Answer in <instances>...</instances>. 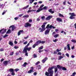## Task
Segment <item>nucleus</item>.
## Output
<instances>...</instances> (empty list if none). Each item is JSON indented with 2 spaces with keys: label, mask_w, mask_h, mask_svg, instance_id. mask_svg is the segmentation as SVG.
<instances>
[{
  "label": "nucleus",
  "mask_w": 76,
  "mask_h": 76,
  "mask_svg": "<svg viewBox=\"0 0 76 76\" xmlns=\"http://www.w3.org/2000/svg\"><path fill=\"white\" fill-rule=\"evenodd\" d=\"M54 68L55 73H56L58 72V68L56 66H51V67H49L48 70V72H46L45 73V75L46 76H53L54 74V71L52 70Z\"/></svg>",
  "instance_id": "obj_1"
},
{
  "label": "nucleus",
  "mask_w": 76,
  "mask_h": 76,
  "mask_svg": "<svg viewBox=\"0 0 76 76\" xmlns=\"http://www.w3.org/2000/svg\"><path fill=\"white\" fill-rule=\"evenodd\" d=\"M69 14L70 15H71L69 17L70 19H75V16H76V15L75 13H69Z\"/></svg>",
  "instance_id": "obj_2"
},
{
  "label": "nucleus",
  "mask_w": 76,
  "mask_h": 76,
  "mask_svg": "<svg viewBox=\"0 0 76 76\" xmlns=\"http://www.w3.org/2000/svg\"><path fill=\"white\" fill-rule=\"evenodd\" d=\"M45 25H42L41 26V28H39V31L40 32H42L44 31L45 30Z\"/></svg>",
  "instance_id": "obj_3"
},
{
  "label": "nucleus",
  "mask_w": 76,
  "mask_h": 76,
  "mask_svg": "<svg viewBox=\"0 0 76 76\" xmlns=\"http://www.w3.org/2000/svg\"><path fill=\"white\" fill-rule=\"evenodd\" d=\"M57 67H58V68L59 69H62V70H67L66 68L65 67H63L62 66H61L59 65H57Z\"/></svg>",
  "instance_id": "obj_4"
},
{
  "label": "nucleus",
  "mask_w": 76,
  "mask_h": 76,
  "mask_svg": "<svg viewBox=\"0 0 76 76\" xmlns=\"http://www.w3.org/2000/svg\"><path fill=\"white\" fill-rule=\"evenodd\" d=\"M31 24L29 23H26L24 25L25 28H28V27H31Z\"/></svg>",
  "instance_id": "obj_5"
},
{
  "label": "nucleus",
  "mask_w": 76,
  "mask_h": 76,
  "mask_svg": "<svg viewBox=\"0 0 76 76\" xmlns=\"http://www.w3.org/2000/svg\"><path fill=\"white\" fill-rule=\"evenodd\" d=\"M50 29H48L45 30V35H48L50 33Z\"/></svg>",
  "instance_id": "obj_6"
},
{
  "label": "nucleus",
  "mask_w": 76,
  "mask_h": 76,
  "mask_svg": "<svg viewBox=\"0 0 76 76\" xmlns=\"http://www.w3.org/2000/svg\"><path fill=\"white\" fill-rule=\"evenodd\" d=\"M10 62V61H4L3 62V63L4 66H7L8 63Z\"/></svg>",
  "instance_id": "obj_7"
},
{
  "label": "nucleus",
  "mask_w": 76,
  "mask_h": 76,
  "mask_svg": "<svg viewBox=\"0 0 76 76\" xmlns=\"http://www.w3.org/2000/svg\"><path fill=\"white\" fill-rule=\"evenodd\" d=\"M53 18L52 15H49L45 19L46 20H50V19H51V18Z\"/></svg>",
  "instance_id": "obj_8"
},
{
  "label": "nucleus",
  "mask_w": 76,
  "mask_h": 76,
  "mask_svg": "<svg viewBox=\"0 0 76 76\" xmlns=\"http://www.w3.org/2000/svg\"><path fill=\"white\" fill-rule=\"evenodd\" d=\"M9 28H12L11 31H13L16 29V26H15L13 25L10 26Z\"/></svg>",
  "instance_id": "obj_9"
},
{
  "label": "nucleus",
  "mask_w": 76,
  "mask_h": 76,
  "mask_svg": "<svg viewBox=\"0 0 76 76\" xmlns=\"http://www.w3.org/2000/svg\"><path fill=\"white\" fill-rule=\"evenodd\" d=\"M56 20L57 21H58V22H62L63 21V20H62V19L60 18H57L56 19Z\"/></svg>",
  "instance_id": "obj_10"
},
{
  "label": "nucleus",
  "mask_w": 76,
  "mask_h": 76,
  "mask_svg": "<svg viewBox=\"0 0 76 76\" xmlns=\"http://www.w3.org/2000/svg\"><path fill=\"white\" fill-rule=\"evenodd\" d=\"M47 60H48V58L46 57L44 59H43L42 60V63H45V61H46Z\"/></svg>",
  "instance_id": "obj_11"
},
{
  "label": "nucleus",
  "mask_w": 76,
  "mask_h": 76,
  "mask_svg": "<svg viewBox=\"0 0 76 76\" xmlns=\"http://www.w3.org/2000/svg\"><path fill=\"white\" fill-rule=\"evenodd\" d=\"M22 53H25V54L26 56H28V53L27 52V51L26 50H23Z\"/></svg>",
  "instance_id": "obj_12"
},
{
  "label": "nucleus",
  "mask_w": 76,
  "mask_h": 76,
  "mask_svg": "<svg viewBox=\"0 0 76 76\" xmlns=\"http://www.w3.org/2000/svg\"><path fill=\"white\" fill-rule=\"evenodd\" d=\"M36 45H37V46L39 44H41L40 40H38L36 42Z\"/></svg>",
  "instance_id": "obj_13"
},
{
  "label": "nucleus",
  "mask_w": 76,
  "mask_h": 76,
  "mask_svg": "<svg viewBox=\"0 0 76 76\" xmlns=\"http://www.w3.org/2000/svg\"><path fill=\"white\" fill-rule=\"evenodd\" d=\"M42 8H39L38 9V10H37V11L36 12V13H39L40 12H41V11H42Z\"/></svg>",
  "instance_id": "obj_14"
},
{
  "label": "nucleus",
  "mask_w": 76,
  "mask_h": 76,
  "mask_svg": "<svg viewBox=\"0 0 76 76\" xmlns=\"http://www.w3.org/2000/svg\"><path fill=\"white\" fill-rule=\"evenodd\" d=\"M32 49V48L31 47H29V48H26L25 49V50L27 51H31V50Z\"/></svg>",
  "instance_id": "obj_15"
},
{
  "label": "nucleus",
  "mask_w": 76,
  "mask_h": 76,
  "mask_svg": "<svg viewBox=\"0 0 76 76\" xmlns=\"http://www.w3.org/2000/svg\"><path fill=\"white\" fill-rule=\"evenodd\" d=\"M8 44L11 46H13V43L12 42L10 41L8 43Z\"/></svg>",
  "instance_id": "obj_16"
},
{
  "label": "nucleus",
  "mask_w": 76,
  "mask_h": 76,
  "mask_svg": "<svg viewBox=\"0 0 76 76\" xmlns=\"http://www.w3.org/2000/svg\"><path fill=\"white\" fill-rule=\"evenodd\" d=\"M9 71L10 72H15V71L14 70V69H12V68H10L9 69Z\"/></svg>",
  "instance_id": "obj_17"
},
{
  "label": "nucleus",
  "mask_w": 76,
  "mask_h": 76,
  "mask_svg": "<svg viewBox=\"0 0 76 76\" xmlns=\"http://www.w3.org/2000/svg\"><path fill=\"white\" fill-rule=\"evenodd\" d=\"M11 32H12V31H11L10 29L7 32L6 34H10V33H11Z\"/></svg>",
  "instance_id": "obj_18"
},
{
  "label": "nucleus",
  "mask_w": 76,
  "mask_h": 76,
  "mask_svg": "<svg viewBox=\"0 0 76 76\" xmlns=\"http://www.w3.org/2000/svg\"><path fill=\"white\" fill-rule=\"evenodd\" d=\"M28 65V64L26 62H25L22 65V66H23L24 67L26 66V65Z\"/></svg>",
  "instance_id": "obj_19"
},
{
  "label": "nucleus",
  "mask_w": 76,
  "mask_h": 76,
  "mask_svg": "<svg viewBox=\"0 0 76 76\" xmlns=\"http://www.w3.org/2000/svg\"><path fill=\"white\" fill-rule=\"evenodd\" d=\"M34 72V70H32V69H30L28 71V73H32Z\"/></svg>",
  "instance_id": "obj_20"
},
{
  "label": "nucleus",
  "mask_w": 76,
  "mask_h": 76,
  "mask_svg": "<svg viewBox=\"0 0 76 76\" xmlns=\"http://www.w3.org/2000/svg\"><path fill=\"white\" fill-rule=\"evenodd\" d=\"M29 5H28L26 7H23V10H24V9H27V8H28V7H29Z\"/></svg>",
  "instance_id": "obj_21"
},
{
  "label": "nucleus",
  "mask_w": 76,
  "mask_h": 76,
  "mask_svg": "<svg viewBox=\"0 0 76 76\" xmlns=\"http://www.w3.org/2000/svg\"><path fill=\"white\" fill-rule=\"evenodd\" d=\"M67 47L68 48V50L70 51V45L69 44H68L67 45Z\"/></svg>",
  "instance_id": "obj_22"
},
{
  "label": "nucleus",
  "mask_w": 76,
  "mask_h": 76,
  "mask_svg": "<svg viewBox=\"0 0 76 76\" xmlns=\"http://www.w3.org/2000/svg\"><path fill=\"white\" fill-rule=\"evenodd\" d=\"M6 31H7V29H4V31H2L1 33L2 34H4V33H6Z\"/></svg>",
  "instance_id": "obj_23"
},
{
  "label": "nucleus",
  "mask_w": 76,
  "mask_h": 76,
  "mask_svg": "<svg viewBox=\"0 0 76 76\" xmlns=\"http://www.w3.org/2000/svg\"><path fill=\"white\" fill-rule=\"evenodd\" d=\"M36 46H38L36 43H35L33 45L32 48H35V47H36Z\"/></svg>",
  "instance_id": "obj_24"
},
{
  "label": "nucleus",
  "mask_w": 76,
  "mask_h": 76,
  "mask_svg": "<svg viewBox=\"0 0 76 76\" xmlns=\"http://www.w3.org/2000/svg\"><path fill=\"white\" fill-rule=\"evenodd\" d=\"M23 17L24 18H29V15H23Z\"/></svg>",
  "instance_id": "obj_25"
},
{
  "label": "nucleus",
  "mask_w": 76,
  "mask_h": 76,
  "mask_svg": "<svg viewBox=\"0 0 76 76\" xmlns=\"http://www.w3.org/2000/svg\"><path fill=\"white\" fill-rule=\"evenodd\" d=\"M63 58V57L62 56H60L59 57L58 60H61V58Z\"/></svg>",
  "instance_id": "obj_26"
},
{
  "label": "nucleus",
  "mask_w": 76,
  "mask_h": 76,
  "mask_svg": "<svg viewBox=\"0 0 76 76\" xmlns=\"http://www.w3.org/2000/svg\"><path fill=\"white\" fill-rule=\"evenodd\" d=\"M47 9V7L45 6V7H44L43 8H42V10H46V9Z\"/></svg>",
  "instance_id": "obj_27"
},
{
  "label": "nucleus",
  "mask_w": 76,
  "mask_h": 76,
  "mask_svg": "<svg viewBox=\"0 0 76 76\" xmlns=\"http://www.w3.org/2000/svg\"><path fill=\"white\" fill-rule=\"evenodd\" d=\"M59 16H60V17H61L62 18H64V16L60 13L59 14Z\"/></svg>",
  "instance_id": "obj_28"
},
{
  "label": "nucleus",
  "mask_w": 76,
  "mask_h": 76,
  "mask_svg": "<svg viewBox=\"0 0 76 76\" xmlns=\"http://www.w3.org/2000/svg\"><path fill=\"white\" fill-rule=\"evenodd\" d=\"M43 49V46H41L38 48V50H42Z\"/></svg>",
  "instance_id": "obj_29"
},
{
  "label": "nucleus",
  "mask_w": 76,
  "mask_h": 76,
  "mask_svg": "<svg viewBox=\"0 0 76 76\" xmlns=\"http://www.w3.org/2000/svg\"><path fill=\"white\" fill-rule=\"evenodd\" d=\"M71 41L72 42H74V43H76V40L75 39H72L71 40Z\"/></svg>",
  "instance_id": "obj_30"
},
{
  "label": "nucleus",
  "mask_w": 76,
  "mask_h": 76,
  "mask_svg": "<svg viewBox=\"0 0 76 76\" xmlns=\"http://www.w3.org/2000/svg\"><path fill=\"white\" fill-rule=\"evenodd\" d=\"M26 48H28V46H27V45L24 48V49L23 50V51H25V49Z\"/></svg>",
  "instance_id": "obj_31"
},
{
  "label": "nucleus",
  "mask_w": 76,
  "mask_h": 76,
  "mask_svg": "<svg viewBox=\"0 0 76 76\" xmlns=\"http://www.w3.org/2000/svg\"><path fill=\"white\" fill-rule=\"evenodd\" d=\"M22 60V57H20L19 58H18L16 59L17 61H18V60Z\"/></svg>",
  "instance_id": "obj_32"
},
{
  "label": "nucleus",
  "mask_w": 76,
  "mask_h": 76,
  "mask_svg": "<svg viewBox=\"0 0 76 76\" xmlns=\"http://www.w3.org/2000/svg\"><path fill=\"white\" fill-rule=\"evenodd\" d=\"M58 39H56L55 40H53V42H57V41H58Z\"/></svg>",
  "instance_id": "obj_33"
},
{
  "label": "nucleus",
  "mask_w": 76,
  "mask_h": 76,
  "mask_svg": "<svg viewBox=\"0 0 76 76\" xmlns=\"http://www.w3.org/2000/svg\"><path fill=\"white\" fill-rule=\"evenodd\" d=\"M34 58H37V55H36L35 53H34L33 55Z\"/></svg>",
  "instance_id": "obj_34"
},
{
  "label": "nucleus",
  "mask_w": 76,
  "mask_h": 76,
  "mask_svg": "<svg viewBox=\"0 0 76 76\" xmlns=\"http://www.w3.org/2000/svg\"><path fill=\"white\" fill-rule=\"evenodd\" d=\"M45 41H41V40H40V44H44V43H45Z\"/></svg>",
  "instance_id": "obj_35"
},
{
  "label": "nucleus",
  "mask_w": 76,
  "mask_h": 76,
  "mask_svg": "<svg viewBox=\"0 0 76 76\" xmlns=\"http://www.w3.org/2000/svg\"><path fill=\"white\" fill-rule=\"evenodd\" d=\"M58 36V34H56L53 36V37H54V38H57Z\"/></svg>",
  "instance_id": "obj_36"
},
{
  "label": "nucleus",
  "mask_w": 76,
  "mask_h": 76,
  "mask_svg": "<svg viewBox=\"0 0 76 76\" xmlns=\"http://www.w3.org/2000/svg\"><path fill=\"white\" fill-rule=\"evenodd\" d=\"M9 35L7 34H5L3 37L4 38H6L7 37H8Z\"/></svg>",
  "instance_id": "obj_37"
},
{
  "label": "nucleus",
  "mask_w": 76,
  "mask_h": 76,
  "mask_svg": "<svg viewBox=\"0 0 76 76\" xmlns=\"http://www.w3.org/2000/svg\"><path fill=\"white\" fill-rule=\"evenodd\" d=\"M50 28V24H48L46 27L47 29H48Z\"/></svg>",
  "instance_id": "obj_38"
},
{
  "label": "nucleus",
  "mask_w": 76,
  "mask_h": 76,
  "mask_svg": "<svg viewBox=\"0 0 76 76\" xmlns=\"http://www.w3.org/2000/svg\"><path fill=\"white\" fill-rule=\"evenodd\" d=\"M29 1H31L30 2V3H32L35 1V0H29Z\"/></svg>",
  "instance_id": "obj_39"
},
{
  "label": "nucleus",
  "mask_w": 76,
  "mask_h": 76,
  "mask_svg": "<svg viewBox=\"0 0 76 76\" xmlns=\"http://www.w3.org/2000/svg\"><path fill=\"white\" fill-rule=\"evenodd\" d=\"M14 54V52H12V53H10V56H13Z\"/></svg>",
  "instance_id": "obj_40"
},
{
  "label": "nucleus",
  "mask_w": 76,
  "mask_h": 76,
  "mask_svg": "<svg viewBox=\"0 0 76 76\" xmlns=\"http://www.w3.org/2000/svg\"><path fill=\"white\" fill-rule=\"evenodd\" d=\"M14 48L15 49H18V48H19V47L15 46L14 47Z\"/></svg>",
  "instance_id": "obj_41"
},
{
  "label": "nucleus",
  "mask_w": 76,
  "mask_h": 76,
  "mask_svg": "<svg viewBox=\"0 0 76 76\" xmlns=\"http://www.w3.org/2000/svg\"><path fill=\"white\" fill-rule=\"evenodd\" d=\"M19 31L20 32V33H24V31L23 30H20Z\"/></svg>",
  "instance_id": "obj_42"
},
{
  "label": "nucleus",
  "mask_w": 76,
  "mask_h": 76,
  "mask_svg": "<svg viewBox=\"0 0 76 76\" xmlns=\"http://www.w3.org/2000/svg\"><path fill=\"white\" fill-rule=\"evenodd\" d=\"M44 5H41L39 7V9H42V7H44Z\"/></svg>",
  "instance_id": "obj_43"
},
{
  "label": "nucleus",
  "mask_w": 76,
  "mask_h": 76,
  "mask_svg": "<svg viewBox=\"0 0 76 76\" xmlns=\"http://www.w3.org/2000/svg\"><path fill=\"white\" fill-rule=\"evenodd\" d=\"M40 63V61H37L36 63L35 64L36 65H38V64H39Z\"/></svg>",
  "instance_id": "obj_44"
},
{
  "label": "nucleus",
  "mask_w": 76,
  "mask_h": 76,
  "mask_svg": "<svg viewBox=\"0 0 76 76\" xmlns=\"http://www.w3.org/2000/svg\"><path fill=\"white\" fill-rule=\"evenodd\" d=\"M38 67L39 69H41V65H39Z\"/></svg>",
  "instance_id": "obj_45"
},
{
  "label": "nucleus",
  "mask_w": 76,
  "mask_h": 76,
  "mask_svg": "<svg viewBox=\"0 0 76 76\" xmlns=\"http://www.w3.org/2000/svg\"><path fill=\"white\" fill-rule=\"evenodd\" d=\"M15 71L16 72H17L18 71H19V69H15Z\"/></svg>",
  "instance_id": "obj_46"
},
{
  "label": "nucleus",
  "mask_w": 76,
  "mask_h": 76,
  "mask_svg": "<svg viewBox=\"0 0 76 76\" xmlns=\"http://www.w3.org/2000/svg\"><path fill=\"white\" fill-rule=\"evenodd\" d=\"M11 75H12V76H14V75H15V73L13 72H12L11 73Z\"/></svg>",
  "instance_id": "obj_47"
},
{
  "label": "nucleus",
  "mask_w": 76,
  "mask_h": 76,
  "mask_svg": "<svg viewBox=\"0 0 76 76\" xmlns=\"http://www.w3.org/2000/svg\"><path fill=\"white\" fill-rule=\"evenodd\" d=\"M27 43H28V41H26L23 42V44H24V45H25L26 44H27Z\"/></svg>",
  "instance_id": "obj_48"
},
{
  "label": "nucleus",
  "mask_w": 76,
  "mask_h": 76,
  "mask_svg": "<svg viewBox=\"0 0 76 76\" xmlns=\"http://www.w3.org/2000/svg\"><path fill=\"white\" fill-rule=\"evenodd\" d=\"M23 15V14H21L19 15V17H20V18L21 16H22Z\"/></svg>",
  "instance_id": "obj_49"
},
{
  "label": "nucleus",
  "mask_w": 76,
  "mask_h": 76,
  "mask_svg": "<svg viewBox=\"0 0 76 76\" xmlns=\"http://www.w3.org/2000/svg\"><path fill=\"white\" fill-rule=\"evenodd\" d=\"M5 13H6V12H5V11L4 10V12L2 13V15H4V14H5Z\"/></svg>",
  "instance_id": "obj_50"
},
{
  "label": "nucleus",
  "mask_w": 76,
  "mask_h": 76,
  "mask_svg": "<svg viewBox=\"0 0 76 76\" xmlns=\"http://www.w3.org/2000/svg\"><path fill=\"white\" fill-rule=\"evenodd\" d=\"M48 11L50 12V13H51V12H52V9H50V10H49Z\"/></svg>",
  "instance_id": "obj_51"
},
{
  "label": "nucleus",
  "mask_w": 76,
  "mask_h": 76,
  "mask_svg": "<svg viewBox=\"0 0 76 76\" xmlns=\"http://www.w3.org/2000/svg\"><path fill=\"white\" fill-rule=\"evenodd\" d=\"M44 50H39V53H41V52H43V51Z\"/></svg>",
  "instance_id": "obj_52"
},
{
  "label": "nucleus",
  "mask_w": 76,
  "mask_h": 76,
  "mask_svg": "<svg viewBox=\"0 0 76 76\" xmlns=\"http://www.w3.org/2000/svg\"><path fill=\"white\" fill-rule=\"evenodd\" d=\"M4 51V49L3 48H1L0 49V51Z\"/></svg>",
  "instance_id": "obj_53"
},
{
  "label": "nucleus",
  "mask_w": 76,
  "mask_h": 76,
  "mask_svg": "<svg viewBox=\"0 0 76 76\" xmlns=\"http://www.w3.org/2000/svg\"><path fill=\"white\" fill-rule=\"evenodd\" d=\"M34 76H36V75H37V73L36 72H35L34 73Z\"/></svg>",
  "instance_id": "obj_54"
},
{
  "label": "nucleus",
  "mask_w": 76,
  "mask_h": 76,
  "mask_svg": "<svg viewBox=\"0 0 76 76\" xmlns=\"http://www.w3.org/2000/svg\"><path fill=\"white\" fill-rule=\"evenodd\" d=\"M20 35V33L19 31L18 32V36H19V35Z\"/></svg>",
  "instance_id": "obj_55"
},
{
  "label": "nucleus",
  "mask_w": 76,
  "mask_h": 76,
  "mask_svg": "<svg viewBox=\"0 0 76 76\" xmlns=\"http://www.w3.org/2000/svg\"><path fill=\"white\" fill-rule=\"evenodd\" d=\"M52 28H53V26H52V25H50V26H49V28L50 29H52Z\"/></svg>",
  "instance_id": "obj_56"
},
{
  "label": "nucleus",
  "mask_w": 76,
  "mask_h": 76,
  "mask_svg": "<svg viewBox=\"0 0 76 76\" xmlns=\"http://www.w3.org/2000/svg\"><path fill=\"white\" fill-rule=\"evenodd\" d=\"M28 38H29V36H27L26 37H24V39H28Z\"/></svg>",
  "instance_id": "obj_57"
},
{
  "label": "nucleus",
  "mask_w": 76,
  "mask_h": 76,
  "mask_svg": "<svg viewBox=\"0 0 76 76\" xmlns=\"http://www.w3.org/2000/svg\"><path fill=\"white\" fill-rule=\"evenodd\" d=\"M45 16H43L42 17L41 19H45Z\"/></svg>",
  "instance_id": "obj_58"
},
{
  "label": "nucleus",
  "mask_w": 76,
  "mask_h": 76,
  "mask_svg": "<svg viewBox=\"0 0 76 76\" xmlns=\"http://www.w3.org/2000/svg\"><path fill=\"white\" fill-rule=\"evenodd\" d=\"M66 1H65L64 2H63V4L64 5H65L66 4Z\"/></svg>",
  "instance_id": "obj_59"
},
{
  "label": "nucleus",
  "mask_w": 76,
  "mask_h": 76,
  "mask_svg": "<svg viewBox=\"0 0 76 76\" xmlns=\"http://www.w3.org/2000/svg\"><path fill=\"white\" fill-rule=\"evenodd\" d=\"M58 55H60V56H61V53L59 52H58Z\"/></svg>",
  "instance_id": "obj_60"
},
{
  "label": "nucleus",
  "mask_w": 76,
  "mask_h": 76,
  "mask_svg": "<svg viewBox=\"0 0 76 76\" xmlns=\"http://www.w3.org/2000/svg\"><path fill=\"white\" fill-rule=\"evenodd\" d=\"M53 54H57V52H56V51H54V53H53Z\"/></svg>",
  "instance_id": "obj_61"
},
{
  "label": "nucleus",
  "mask_w": 76,
  "mask_h": 76,
  "mask_svg": "<svg viewBox=\"0 0 76 76\" xmlns=\"http://www.w3.org/2000/svg\"><path fill=\"white\" fill-rule=\"evenodd\" d=\"M32 12V10H28L27 12V13H30V12Z\"/></svg>",
  "instance_id": "obj_62"
},
{
  "label": "nucleus",
  "mask_w": 76,
  "mask_h": 76,
  "mask_svg": "<svg viewBox=\"0 0 76 76\" xmlns=\"http://www.w3.org/2000/svg\"><path fill=\"white\" fill-rule=\"evenodd\" d=\"M29 22H32V20L31 19H29L28 21Z\"/></svg>",
  "instance_id": "obj_63"
},
{
  "label": "nucleus",
  "mask_w": 76,
  "mask_h": 76,
  "mask_svg": "<svg viewBox=\"0 0 76 76\" xmlns=\"http://www.w3.org/2000/svg\"><path fill=\"white\" fill-rule=\"evenodd\" d=\"M60 50H59V49H56V51L57 52H60Z\"/></svg>",
  "instance_id": "obj_64"
}]
</instances>
